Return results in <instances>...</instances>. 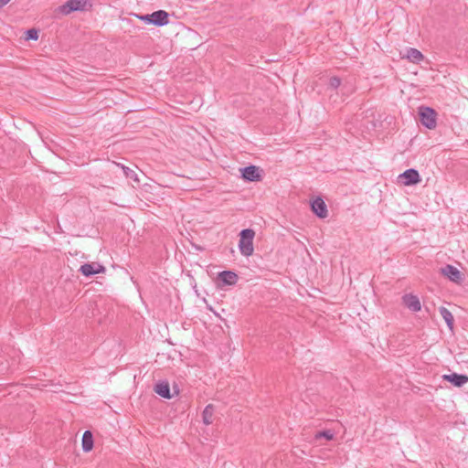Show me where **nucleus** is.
I'll return each instance as SVG.
<instances>
[{
  "label": "nucleus",
  "mask_w": 468,
  "mask_h": 468,
  "mask_svg": "<svg viewBox=\"0 0 468 468\" xmlns=\"http://www.w3.org/2000/svg\"><path fill=\"white\" fill-rule=\"evenodd\" d=\"M255 236V232L251 229H242L239 233V249L240 253L243 256L249 257L252 255L254 248H253V239Z\"/></svg>",
  "instance_id": "nucleus-1"
},
{
  "label": "nucleus",
  "mask_w": 468,
  "mask_h": 468,
  "mask_svg": "<svg viewBox=\"0 0 468 468\" xmlns=\"http://www.w3.org/2000/svg\"><path fill=\"white\" fill-rule=\"evenodd\" d=\"M135 16L146 24L156 27H164L169 23V14L165 10H158L146 15H135Z\"/></svg>",
  "instance_id": "nucleus-2"
},
{
  "label": "nucleus",
  "mask_w": 468,
  "mask_h": 468,
  "mask_svg": "<svg viewBox=\"0 0 468 468\" xmlns=\"http://www.w3.org/2000/svg\"><path fill=\"white\" fill-rule=\"evenodd\" d=\"M420 122L426 128L432 130L437 125V112L431 107L421 106L419 109Z\"/></svg>",
  "instance_id": "nucleus-3"
},
{
  "label": "nucleus",
  "mask_w": 468,
  "mask_h": 468,
  "mask_svg": "<svg viewBox=\"0 0 468 468\" xmlns=\"http://www.w3.org/2000/svg\"><path fill=\"white\" fill-rule=\"evenodd\" d=\"M87 0H68L65 4L59 5L56 12L67 16L74 11H81L85 9Z\"/></svg>",
  "instance_id": "nucleus-4"
},
{
  "label": "nucleus",
  "mask_w": 468,
  "mask_h": 468,
  "mask_svg": "<svg viewBox=\"0 0 468 468\" xmlns=\"http://www.w3.org/2000/svg\"><path fill=\"white\" fill-rule=\"evenodd\" d=\"M105 267L99 262H88L80 266V271L86 277H90L94 274L104 273Z\"/></svg>",
  "instance_id": "nucleus-5"
},
{
  "label": "nucleus",
  "mask_w": 468,
  "mask_h": 468,
  "mask_svg": "<svg viewBox=\"0 0 468 468\" xmlns=\"http://www.w3.org/2000/svg\"><path fill=\"white\" fill-rule=\"evenodd\" d=\"M241 176L244 180L249 182H258L261 180L260 169L255 165H249L240 168Z\"/></svg>",
  "instance_id": "nucleus-6"
},
{
  "label": "nucleus",
  "mask_w": 468,
  "mask_h": 468,
  "mask_svg": "<svg viewBox=\"0 0 468 468\" xmlns=\"http://www.w3.org/2000/svg\"><path fill=\"white\" fill-rule=\"evenodd\" d=\"M403 304L411 312L417 313L421 310V303L417 295L406 293L402 296Z\"/></svg>",
  "instance_id": "nucleus-7"
},
{
  "label": "nucleus",
  "mask_w": 468,
  "mask_h": 468,
  "mask_svg": "<svg viewBox=\"0 0 468 468\" xmlns=\"http://www.w3.org/2000/svg\"><path fill=\"white\" fill-rule=\"evenodd\" d=\"M311 208L314 214L320 218H324L328 215L327 207L322 197H316L311 203Z\"/></svg>",
  "instance_id": "nucleus-8"
},
{
  "label": "nucleus",
  "mask_w": 468,
  "mask_h": 468,
  "mask_svg": "<svg viewBox=\"0 0 468 468\" xmlns=\"http://www.w3.org/2000/svg\"><path fill=\"white\" fill-rule=\"evenodd\" d=\"M403 179L405 186H413L420 182V176L419 172L414 168H410L404 171L400 176Z\"/></svg>",
  "instance_id": "nucleus-9"
},
{
  "label": "nucleus",
  "mask_w": 468,
  "mask_h": 468,
  "mask_svg": "<svg viewBox=\"0 0 468 468\" xmlns=\"http://www.w3.org/2000/svg\"><path fill=\"white\" fill-rule=\"evenodd\" d=\"M441 273L449 278L450 281L459 282L462 280L461 271L454 266L447 264L441 269Z\"/></svg>",
  "instance_id": "nucleus-10"
},
{
  "label": "nucleus",
  "mask_w": 468,
  "mask_h": 468,
  "mask_svg": "<svg viewBox=\"0 0 468 468\" xmlns=\"http://www.w3.org/2000/svg\"><path fill=\"white\" fill-rule=\"evenodd\" d=\"M443 378L455 387H462L468 382V377L466 375L452 373L450 375H444Z\"/></svg>",
  "instance_id": "nucleus-11"
},
{
  "label": "nucleus",
  "mask_w": 468,
  "mask_h": 468,
  "mask_svg": "<svg viewBox=\"0 0 468 468\" xmlns=\"http://www.w3.org/2000/svg\"><path fill=\"white\" fill-rule=\"evenodd\" d=\"M218 279L225 285H234L238 282V275L231 271H223L218 273Z\"/></svg>",
  "instance_id": "nucleus-12"
},
{
  "label": "nucleus",
  "mask_w": 468,
  "mask_h": 468,
  "mask_svg": "<svg viewBox=\"0 0 468 468\" xmlns=\"http://www.w3.org/2000/svg\"><path fill=\"white\" fill-rule=\"evenodd\" d=\"M154 391L160 397L165 399H171L170 387L167 381H160L154 386Z\"/></svg>",
  "instance_id": "nucleus-13"
},
{
  "label": "nucleus",
  "mask_w": 468,
  "mask_h": 468,
  "mask_svg": "<svg viewBox=\"0 0 468 468\" xmlns=\"http://www.w3.org/2000/svg\"><path fill=\"white\" fill-rule=\"evenodd\" d=\"M405 58H408L412 63H420L423 59L422 53L414 48H409L406 50Z\"/></svg>",
  "instance_id": "nucleus-14"
},
{
  "label": "nucleus",
  "mask_w": 468,
  "mask_h": 468,
  "mask_svg": "<svg viewBox=\"0 0 468 468\" xmlns=\"http://www.w3.org/2000/svg\"><path fill=\"white\" fill-rule=\"evenodd\" d=\"M82 450L85 452H89L93 448V435L90 431H85L82 435L81 441Z\"/></svg>",
  "instance_id": "nucleus-15"
},
{
  "label": "nucleus",
  "mask_w": 468,
  "mask_h": 468,
  "mask_svg": "<svg viewBox=\"0 0 468 468\" xmlns=\"http://www.w3.org/2000/svg\"><path fill=\"white\" fill-rule=\"evenodd\" d=\"M112 165L116 166V167L122 168V170L123 171V174H124L126 178H130V179H132V180H133L134 182H137V183L139 182L138 176H137V174L133 169L129 168L128 166H125L122 164L117 163L115 161H112Z\"/></svg>",
  "instance_id": "nucleus-16"
},
{
  "label": "nucleus",
  "mask_w": 468,
  "mask_h": 468,
  "mask_svg": "<svg viewBox=\"0 0 468 468\" xmlns=\"http://www.w3.org/2000/svg\"><path fill=\"white\" fill-rule=\"evenodd\" d=\"M439 312H440L441 317L443 318V320L445 321V323H446L447 326L449 327V329L452 330L453 329V324H454V318H453V315L451 313V311L448 310L444 306H441L439 308Z\"/></svg>",
  "instance_id": "nucleus-17"
},
{
  "label": "nucleus",
  "mask_w": 468,
  "mask_h": 468,
  "mask_svg": "<svg viewBox=\"0 0 468 468\" xmlns=\"http://www.w3.org/2000/svg\"><path fill=\"white\" fill-rule=\"evenodd\" d=\"M214 407L212 404L206 406L202 412L203 422L206 425H209L213 422Z\"/></svg>",
  "instance_id": "nucleus-18"
},
{
  "label": "nucleus",
  "mask_w": 468,
  "mask_h": 468,
  "mask_svg": "<svg viewBox=\"0 0 468 468\" xmlns=\"http://www.w3.org/2000/svg\"><path fill=\"white\" fill-rule=\"evenodd\" d=\"M334 437H335V433L332 431H330V430L318 431L314 435V439L315 440H319L321 438H324L327 441H331V440L334 439Z\"/></svg>",
  "instance_id": "nucleus-19"
},
{
  "label": "nucleus",
  "mask_w": 468,
  "mask_h": 468,
  "mask_svg": "<svg viewBox=\"0 0 468 468\" xmlns=\"http://www.w3.org/2000/svg\"><path fill=\"white\" fill-rule=\"evenodd\" d=\"M26 35H27V39L37 40V38H38V31L35 28L27 30Z\"/></svg>",
  "instance_id": "nucleus-20"
},
{
  "label": "nucleus",
  "mask_w": 468,
  "mask_h": 468,
  "mask_svg": "<svg viewBox=\"0 0 468 468\" xmlns=\"http://www.w3.org/2000/svg\"><path fill=\"white\" fill-rule=\"evenodd\" d=\"M341 85V79L338 77H332L329 80V86L332 89H337Z\"/></svg>",
  "instance_id": "nucleus-21"
},
{
  "label": "nucleus",
  "mask_w": 468,
  "mask_h": 468,
  "mask_svg": "<svg viewBox=\"0 0 468 468\" xmlns=\"http://www.w3.org/2000/svg\"><path fill=\"white\" fill-rule=\"evenodd\" d=\"M11 0H0V8L7 5Z\"/></svg>",
  "instance_id": "nucleus-22"
}]
</instances>
